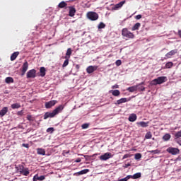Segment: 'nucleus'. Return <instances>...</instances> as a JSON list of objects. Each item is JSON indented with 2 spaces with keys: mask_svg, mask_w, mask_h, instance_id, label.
Wrapping results in <instances>:
<instances>
[{
  "mask_svg": "<svg viewBox=\"0 0 181 181\" xmlns=\"http://www.w3.org/2000/svg\"><path fill=\"white\" fill-rule=\"evenodd\" d=\"M82 129H87V128H88V124L85 123L83 124H82Z\"/></svg>",
  "mask_w": 181,
  "mask_h": 181,
  "instance_id": "obj_43",
  "label": "nucleus"
},
{
  "mask_svg": "<svg viewBox=\"0 0 181 181\" xmlns=\"http://www.w3.org/2000/svg\"><path fill=\"white\" fill-rule=\"evenodd\" d=\"M69 16L71 17L74 16V15H76V8L73 6H69Z\"/></svg>",
  "mask_w": 181,
  "mask_h": 181,
  "instance_id": "obj_18",
  "label": "nucleus"
},
{
  "mask_svg": "<svg viewBox=\"0 0 181 181\" xmlns=\"http://www.w3.org/2000/svg\"><path fill=\"white\" fill-rule=\"evenodd\" d=\"M178 36L181 38V30H178Z\"/></svg>",
  "mask_w": 181,
  "mask_h": 181,
  "instance_id": "obj_53",
  "label": "nucleus"
},
{
  "mask_svg": "<svg viewBox=\"0 0 181 181\" xmlns=\"http://www.w3.org/2000/svg\"><path fill=\"white\" fill-rule=\"evenodd\" d=\"M63 110H64V105H60L59 106H58L54 110V112H55V114H57H57H59V112H62Z\"/></svg>",
  "mask_w": 181,
  "mask_h": 181,
  "instance_id": "obj_16",
  "label": "nucleus"
},
{
  "mask_svg": "<svg viewBox=\"0 0 181 181\" xmlns=\"http://www.w3.org/2000/svg\"><path fill=\"white\" fill-rule=\"evenodd\" d=\"M178 144H180V145H181V144H180V143H178Z\"/></svg>",
  "mask_w": 181,
  "mask_h": 181,
  "instance_id": "obj_55",
  "label": "nucleus"
},
{
  "mask_svg": "<svg viewBox=\"0 0 181 181\" xmlns=\"http://www.w3.org/2000/svg\"><path fill=\"white\" fill-rule=\"evenodd\" d=\"M88 172H90V170L89 169H84V170H82L78 173H75L74 174V176H80L81 175H86V173H88Z\"/></svg>",
  "mask_w": 181,
  "mask_h": 181,
  "instance_id": "obj_15",
  "label": "nucleus"
},
{
  "mask_svg": "<svg viewBox=\"0 0 181 181\" xmlns=\"http://www.w3.org/2000/svg\"><path fill=\"white\" fill-rule=\"evenodd\" d=\"M141 28V23H136L132 28V30L135 31L138 30Z\"/></svg>",
  "mask_w": 181,
  "mask_h": 181,
  "instance_id": "obj_27",
  "label": "nucleus"
},
{
  "mask_svg": "<svg viewBox=\"0 0 181 181\" xmlns=\"http://www.w3.org/2000/svg\"><path fill=\"white\" fill-rule=\"evenodd\" d=\"M11 108L13 110H16L18 108H21V104L20 103H13L11 105Z\"/></svg>",
  "mask_w": 181,
  "mask_h": 181,
  "instance_id": "obj_33",
  "label": "nucleus"
},
{
  "mask_svg": "<svg viewBox=\"0 0 181 181\" xmlns=\"http://www.w3.org/2000/svg\"><path fill=\"white\" fill-rule=\"evenodd\" d=\"M37 153L38 155H46V151H45L43 148H37Z\"/></svg>",
  "mask_w": 181,
  "mask_h": 181,
  "instance_id": "obj_30",
  "label": "nucleus"
},
{
  "mask_svg": "<svg viewBox=\"0 0 181 181\" xmlns=\"http://www.w3.org/2000/svg\"><path fill=\"white\" fill-rule=\"evenodd\" d=\"M6 83L7 84H11V83H13V78L12 77H7L5 80Z\"/></svg>",
  "mask_w": 181,
  "mask_h": 181,
  "instance_id": "obj_34",
  "label": "nucleus"
},
{
  "mask_svg": "<svg viewBox=\"0 0 181 181\" xmlns=\"http://www.w3.org/2000/svg\"><path fill=\"white\" fill-rule=\"evenodd\" d=\"M151 153H159V151L158 150H154V151H150Z\"/></svg>",
  "mask_w": 181,
  "mask_h": 181,
  "instance_id": "obj_48",
  "label": "nucleus"
},
{
  "mask_svg": "<svg viewBox=\"0 0 181 181\" xmlns=\"http://www.w3.org/2000/svg\"><path fill=\"white\" fill-rule=\"evenodd\" d=\"M6 112H8V107H3L2 110H0V117H4L6 114Z\"/></svg>",
  "mask_w": 181,
  "mask_h": 181,
  "instance_id": "obj_25",
  "label": "nucleus"
},
{
  "mask_svg": "<svg viewBox=\"0 0 181 181\" xmlns=\"http://www.w3.org/2000/svg\"><path fill=\"white\" fill-rule=\"evenodd\" d=\"M18 56H19V52H13L11 56V62H13V60L16 59V57H18Z\"/></svg>",
  "mask_w": 181,
  "mask_h": 181,
  "instance_id": "obj_26",
  "label": "nucleus"
},
{
  "mask_svg": "<svg viewBox=\"0 0 181 181\" xmlns=\"http://www.w3.org/2000/svg\"><path fill=\"white\" fill-rule=\"evenodd\" d=\"M57 100H50L49 102L45 103V108H50L51 107H54Z\"/></svg>",
  "mask_w": 181,
  "mask_h": 181,
  "instance_id": "obj_14",
  "label": "nucleus"
},
{
  "mask_svg": "<svg viewBox=\"0 0 181 181\" xmlns=\"http://www.w3.org/2000/svg\"><path fill=\"white\" fill-rule=\"evenodd\" d=\"M131 158V155H129V154H125V155L123 156L122 159H127V158Z\"/></svg>",
  "mask_w": 181,
  "mask_h": 181,
  "instance_id": "obj_44",
  "label": "nucleus"
},
{
  "mask_svg": "<svg viewBox=\"0 0 181 181\" xmlns=\"http://www.w3.org/2000/svg\"><path fill=\"white\" fill-rule=\"evenodd\" d=\"M57 114L55 113L54 110H53L52 112H46L44 115V119H47V118H53L54 117H56Z\"/></svg>",
  "mask_w": 181,
  "mask_h": 181,
  "instance_id": "obj_9",
  "label": "nucleus"
},
{
  "mask_svg": "<svg viewBox=\"0 0 181 181\" xmlns=\"http://www.w3.org/2000/svg\"><path fill=\"white\" fill-rule=\"evenodd\" d=\"M40 72L41 77H45V76H46V69L45 67H41L40 69Z\"/></svg>",
  "mask_w": 181,
  "mask_h": 181,
  "instance_id": "obj_28",
  "label": "nucleus"
},
{
  "mask_svg": "<svg viewBox=\"0 0 181 181\" xmlns=\"http://www.w3.org/2000/svg\"><path fill=\"white\" fill-rule=\"evenodd\" d=\"M87 17L90 21H97V19H98V13L90 11L87 13Z\"/></svg>",
  "mask_w": 181,
  "mask_h": 181,
  "instance_id": "obj_4",
  "label": "nucleus"
},
{
  "mask_svg": "<svg viewBox=\"0 0 181 181\" xmlns=\"http://www.w3.org/2000/svg\"><path fill=\"white\" fill-rule=\"evenodd\" d=\"M16 169L17 170V173H20V175H23V176H29V173H30L29 168H25L22 164L16 166Z\"/></svg>",
  "mask_w": 181,
  "mask_h": 181,
  "instance_id": "obj_1",
  "label": "nucleus"
},
{
  "mask_svg": "<svg viewBox=\"0 0 181 181\" xmlns=\"http://www.w3.org/2000/svg\"><path fill=\"white\" fill-rule=\"evenodd\" d=\"M168 81V78L166 76H159L151 81V86H158V84H163Z\"/></svg>",
  "mask_w": 181,
  "mask_h": 181,
  "instance_id": "obj_3",
  "label": "nucleus"
},
{
  "mask_svg": "<svg viewBox=\"0 0 181 181\" xmlns=\"http://www.w3.org/2000/svg\"><path fill=\"white\" fill-rule=\"evenodd\" d=\"M97 69H98V66H89L87 67L86 71L88 74H91V73H94Z\"/></svg>",
  "mask_w": 181,
  "mask_h": 181,
  "instance_id": "obj_11",
  "label": "nucleus"
},
{
  "mask_svg": "<svg viewBox=\"0 0 181 181\" xmlns=\"http://www.w3.org/2000/svg\"><path fill=\"white\" fill-rule=\"evenodd\" d=\"M28 69H29V64L28 61H25L21 67V76H25V74L28 71Z\"/></svg>",
  "mask_w": 181,
  "mask_h": 181,
  "instance_id": "obj_6",
  "label": "nucleus"
},
{
  "mask_svg": "<svg viewBox=\"0 0 181 181\" xmlns=\"http://www.w3.org/2000/svg\"><path fill=\"white\" fill-rule=\"evenodd\" d=\"M104 28H105V25L104 24V23H100L98 25V29H104Z\"/></svg>",
  "mask_w": 181,
  "mask_h": 181,
  "instance_id": "obj_40",
  "label": "nucleus"
},
{
  "mask_svg": "<svg viewBox=\"0 0 181 181\" xmlns=\"http://www.w3.org/2000/svg\"><path fill=\"white\" fill-rule=\"evenodd\" d=\"M170 138H172V136H170V134H165L163 136V139L165 141H169V139H170Z\"/></svg>",
  "mask_w": 181,
  "mask_h": 181,
  "instance_id": "obj_31",
  "label": "nucleus"
},
{
  "mask_svg": "<svg viewBox=\"0 0 181 181\" xmlns=\"http://www.w3.org/2000/svg\"><path fill=\"white\" fill-rule=\"evenodd\" d=\"M141 175V173H136L134 175H130V179H139Z\"/></svg>",
  "mask_w": 181,
  "mask_h": 181,
  "instance_id": "obj_29",
  "label": "nucleus"
},
{
  "mask_svg": "<svg viewBox=\"0 0 181 181\" xmlns=\"http://www.w3.org/2000/svg\"><path fill=\"white\" fill-rule=\"evenodd\" d=\"M125 1H120L119 3L115 5L114 7L112 8V11H118L119 8H122L124 4H125Z\"/></svg>",
  "mask_w": 181,
  "mask_h": 181,
  "instance_id": "obj_12",
  "label": "nucleus"
},
{
  "mask_svg": "<svg viewBox=\"0 0 181 181\" xmlns=\"http://www.w3.org/2000/svg\"><path fill=\"white\" fill-rule=\"evenodd\" d=\"M66 60L64 62V64H62V67H67L69 66V59L70 58H65Z\"/></svg>",
  "mask_w": 181,
  "mask_h": 181,
  "instance_id": "obj_37",
  "label": "nucleus"
},
{
  "mask_svg": "<svg viewBox=\"0 0 181 181\" xmlns=\"http://www.w3.org/2000/svg\"><path fill=\"white\" fill-rule=\"evenodd\" d=\"M173 67V62H169L165 64V69H172Z\"/></svg>",
  "mask_w": 181,
  "mask_h": 181,
  "instance_id": "obj_35",
  "label": "nucleus"
},
{
  "mask_svg": "<svg viewBox=\"0 0 181 181\" xmlns=\"http://www.w3.org/2000/svg\"><path fill=\"white\" fill-rule=\"evenodd\" d=\"M45 179H46V176L45 175H41L39 177V175H35L34 177H33V181H42V180H45Z\"/></svg>",
  "mask_w": 181,
  "mask_h": 181,
  "instance_id": "obj_17",
  "label": "nucleus"
},
{
  "mask_svg": "<svg viewBox=\"0 0 181 181\" xmlns=\"http://www.w3.org/2000/svg\"><path fill=\"white\" fill-rule=\"evenodd\" d=\"M36 77V70L31 69L27 72V78H35Z\"/></svg>",
  "mask_w": 181,
  "mask_h": 181,
  "instance_id": "obj_8",
  "label": "nucleus"
},
{
  "mask_svg": "<svg viewBox=\"0 0 181 181\" xmlns=\"http://www.w3.org/2000/svg\"><path fill=\"white\" fill-rule=\"evenodd\" d=\"M75 68H76V71H78L80 70V65L76 64V65L75 66Z\"/></svg>",
  "mask_w": 181,
  "mask_h": 181,
  "instance_id": "obj_47",
  "label": "nucleus"
},
{
  "mask_svg": "<svg viewBox=\"0 0 181 181\" xmlns=\"http://www.w3.org/2000/svg\"><path fill=\"white\" fill-rule=\"evenodd\" d=\"M179 138H181V130L175 134V139H179Z\"/></svg>",
  "mask_w": 181,
  "mask_h": 181,
  "instance_id": "obj_38",
  "label": "nucleus"
},
{
  "mask_svg": "<svg viewBox=\"0 0 181 181\" xmlns=\"http://www.w3.org/2000/svg\"><path fill=\"white\" fill-rule=\"evenodd\" d=\"M176 53H177V49H173L165 54V57L167 59H170L172 57V56H175V54H176Z\"/></svg>",
  "mask_w": 181,
  "mask_h": 181,
  "instance_id": "obj_13",
  "label": "nucleus"
},
{
  "mask_svg": "<svg viewBox=\"0 0 181 181\" xmlns=\"http://www.w3.org/2000/svg\"><path fill=\"white\" fill-rule=\"evenodd\" d=\"M22 146H23V148H29V144H23Z\"/></svg>",
  "mask_w": 181,
  "mask_h": 181,
  "instance_id": "obj_50",
  "label": "nucleus"
},
{
  "mask_svg": "<svg viewBox=\"0 0 181 181\" xmlns=\"http://www.w3.org/2000/svg\"><path fill=\"white\" fill-rule=\"evenodd\" d=\"M27 119H28V121H32L33 120L32 115H27Z\"/></svg>",
  "mask_w": 181,
  "mask_h": 181,
  "instance_id": "obj_45",
  "label": "nucleus"
},
{
  "mask_svg": "<svg viewBox=\"0 0 181 181\" xmlns=\"http://www.w3.org/2000/svg\"><path fill=\"white\" fill-rule=\"evenodd\" d=\"M127 90L129 93H135V91H138V86H134L127 88Z\"/></svg>",
  "mask_w": 181,
  "mask_h": 181,
  "instance_id": "obj_20",
  "label": "nucleus"
},
{
  "mask_svg": "<svg viewBox=\"0 0 181 181\" xmlns=\"http://www.w3.org/2000/svg\"><path fill=\"white\" fill-rule=\"evenodd\" d=\"M54 132V129L53 127H49L47 129V132H50L51 134H53Z\"/></svg>",
  "mask_w": 181,
  "mask_h": 181,
  "instance_id": "obj_42",
  "label": "nucleus"
},
{
  "mask_svg": "<svg viewBox=\"0 0 181 181\" xmlns=\"http://www.w3.org/2000/svg\"><path fill=\"white\" fill-rule=\"evenodd\" d=\"M142 18V15L141 14H139L137 16H136L135 18L137 19V20H139Z\"/></svg>",
  "mask_w": 181,
  "mask_h": 181,
  "instance_id": "obj_46",
  "label": "nucleus"
},
{
  "mask_svg": "<svg viewBox=\"0 0 181 181\" xmlns=\"http://www.w3.org/2000/svg\"><path fill=\"white\" fill-rule=\"evenodd\" d=\"M66 6H67V3L65 1H62L58 4V7L60 8H66Z\"/></svg>",
  "mask_w": 181,
  "mask_h": 181,
  "instance_id": "obj_32",
  "label": "nucleus"
},
{
  "mask_svg": "<svg viewBox=\"0 0 181 181\" xmlns=\"http://www.w3.org/2000/svg\"><path fill=\"white\" fill-rule=\"evenodd\" d=\"M144 84H145V82H141V83L136 85V87H137V90L139 91H144L145 90Z\"/></svg>",
  "mask_w": 181,
  "mask_h": 181,
  "instance_id": "obj_22",
  "label": "nucleus"
},
{
  "mask_svg": "<svg viewBox=\"0 0 181 181\" xmlns=\"http://www.w3.org/2000/svg\"><path fill=\"white\" fill-rule=\"evenodd\" d=\"M75 162H76V163H80V162H81V158H77V159L75 160Z\"/></svg>",
  "mask_w": 181,
  "mask_h": 181,
  "instance_id": "obj_51",
  "label": "nucleus"
},
{
  "mask_svg": "<svg viewBox=\"0 0 181 181\" xmlns=\"http://www.w3.org/2000/svg\"><path fill=\"white\" fill-rule=\"evenodd\" d=\"M115 64L116 66H117V67H119V66H121V64H122V62L121 61V59H118L115 62Z\"/></svg>",
  "mask_w": 181,
  "mask_h": 181,
  "instance_id": "obj_41",
  "label": "nucleus"
},
{
  "mask_svg": "<svg viewBox=\"0 0 181 181\" xmlns=\"http://www.w3.org/2000/svg\"><path fill=\"white\" fill-rule=\"evenodd\" d=\"M112 89L119 88V86H118V85H117V84H116V85H114V86H112Z\"/></svg>",
  "mask_w": 181,
  "mask_h": 181,
  "instance_id": "obj_49",
  "label": "nucleus"
},
{
  "mask_svg": "<svg viewBox=\"0 0 181 181\" xmlns=\"http://www.w3.org/2000/svg\"><path fill=\"white\" fill-rule=\"evenodd\" d=\"M128 101H131V98H122L116 101L115 103V105L118 106L121 105V104H124V103H128Z\"/></svg>",
  "mask_w": 181,
  "mask_h": 181,
  "instance_id": "obj_5",
  "label": "nucleus"
},
{
  "mask_svg": "<svg viewBox=\"0 0 181 181\" xmlns=\"http://www.w3.org/2000/svg\"><path fill=\"white\" fill-rule=\"evenodd\" d=\"M114 156L110 153H105V154L102 155L100 156V160H108V159L112 158Z\"/></svg>",
  "mask_w": 181,
  "mask_h": 181,
  "instance_id": "obj_7",
  "label": "nucleus"
},
{
  "mask_svg": "<svg viewBox=\"0 0 181 181\" xmlns=\"http://www.w3.org/2000/svg\"><path fill=\"white\" fill-rule=\"evenodd\" d=\"M72 52H73V50H71V48H68L66 50V53L64 59H70V57L71 56Z\"/></svg>",
  "mask_w": 181,
  "mask_h": 181,
  "instance_id": "obj_24",
  "label": "nucleus"
},
{
  "mask_svg": "<svg viewBox=\"0 0 181 181\" xmlns=\"http://www.w3.org/2000/svg\"><path fill=\"white\" fill-rule=\"evenodd\" d=\"M122 36L125 39H134L135 35L134 33H132L128 30V28H125L122 30Z\"/></svg>",
  "mask_w": 181,
  "mask_h": 181,
  "instance_id": "obj_2",
  "label": "nucleus"
},
{
  "mask_svg": "<svg viewBox=\"0 0 181 181\" xmlns=\"http://www.w3.org/2000/svg\"><path fill=\"white\" fill-rule=\"evenodd\" d=\"M110 93H111L114 97H119V95H121V92L119 90H111Z\"/></svg>",
  "mask_w": 181,
  "mask_h": 181,
  "instance_id": "obj_19",
  "label": "nucleus"
},
{
  "mask_svg": "<svg viewBox=\"0 0 181 181\" xmlns=\"http://www.w3.org/2000/svg\"><path fill=\"white\" fill-rule=\"evenodd\" d=\"M128 166H131V164H127L125 168H128Z\"/></svg>",
  "mask_w": 181,
  "mask_h": 181,
  "instance_id": "obj_54",
  "label": "nucleus"
},
{
  "mask_svg": "<svg viewBox=\"0 0 181 181\" xmlns=\"http://www.w3.org/2000/svg\"><path fill=\"white\" fill-rule=\"evenodd\" d=\"M22 114H23V112H22V110L18 112V113H17L18 115H22Z\"/></svg>",
  "mask_w": 181,
  "mask_h": 181,
  "instance_id": "obj_52",
  "label": "nucleus"
},
{
  "mask_svg": "<svg viewBox=\"0 0 181 181\" xmlns=\"http://www.w3.org/2000/svg\"><path fill=\"white\" fill-rule=\"evenodd\" d=\"M136 114H131L129 117V121L130 122H135L136 121Z\"/></svg>",
  "mask_w": 181,
  "mask_h": 181,
  "instance_id": "obj_21",
  "label": "nucleus"
},
{
  "mask_svg": "<svg viewBox=\"0 0 181 181\" xmlns=\"http://www.w3.org/2000/svg\"><path fill=\"white\" fill-rule=\"evenodd\" d=\"M142 158V155L139 153H136L135 156H134V159H136V160L141 159Z\"/></svg>",
  "mask_w": 181,
  "mask_h": 181,
  "instance_id": "obj_39",
  "label": "nucleus"
},
{
  "mask_svg": "<svg viewBox=\"0 0 181 181\" xmlns=\"http://www.w3.org/2000/svg\"><path fill=\"white\" fill-rule=\"evenodd\" d=\"M149 124V122H137V125H139V127H141L142 128H146V127H148Z\"/></svg>",
  "mask_w": 181,
  "mask_h": 181,
  "instance_id": "obj_23",
  "label": "nucleus"
},
{
  "mask_svg": "<svg viewBox=\"0 0 181 181\" xmlns=\"http://www.w3.org/2000/svg\"><path fill=\"white\" fill-rule=\"evenodd\" d=\"M151 138H152V133L151 132H148L146 134L145 139H151Z\"/></svg>",
  "mask_w": 181,
  "mask_h": 181,
  "instance_id": "obj_36",
  "label": "nucleus"
},
{
  "mask_svg": "<svg viewBox=\"0 0 181 181\" xmlns=\"http://www.w3.org/2000/svg\"><path fill=\"white\" fill-rule=\"evenodd\" d=\"M167 152H168V153H171V155H177V153H179V149L170 147L167 149Z\"/></svg>",
  "mask_w": 181,
  "mask_h": 181,
  "instance_id": "obj_10",
  "label": "nucleus"
}]
</instances>
